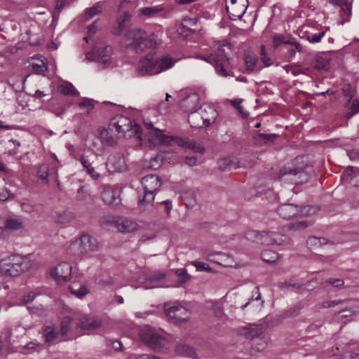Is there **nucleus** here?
Returning a JSON list of instances; mask_svg holds the SVG:
<instances>
[{
    "mask_svg": "<svg viewBox=\"0 0 359 359\" xmlns=\"http://www.w3.org/2000/svg\"><path fill=\"white\" fill-rule=\"evenodd\" d=\"M125 39L128 42L126 46L137 53H142L147 49H154L158 46V38L154 33L148 34L139 28L128 30Z\"/></svg>",
    "mask_w": 359,
    "mask_h": 359,
    "instance_id": "f257e3e1",
    "label": "nucleus"
},
{
    "mask_svg": "<svg viewBox=\"0 0 359 359\" xmlns=\"http://www.w3.org/2000/svg\"><path fill=\"white\" fill-rule=\"evenodd\" d=\"M32 266L31 262L26 257L13 255L0 261V270L6 276L16 277L26 272Z\"/></svg>",
    "mask_w": 359,
    "mask_h": 359,
    "instance_id": "f03ea898",
    "label": "nucleus"
},
{
    "mask_svg": "<svg viewBox=\"0 0 359 359\" xmlns=\"http://www.w3.org/2000/svg\"><path fill=\"white\" fill-rule=\"evenodd\" d=\"M99 248L100 244L96 238L88 233H83L79 238L71 242L69 253L76 257H81L97 252Z\"/></svg>",
    "mask_w": 359,
    "mask_h": 359,
    "instance_id": "7ed1b4c3",
    "label": "nucleus"
},
{
    "mask_svg": "<svg viewBox=\"0 0 359 359\" xmlns=\"http://www.w3.org/2000/svg\"><path fill=\"white\" fill-rule=\"evenodd\" d=\"M142 341L156 352H164L167 349V340L158 333L154 328L146 325L140 333Z\"/></svg>",
    "mask_w": 359,
    "mask_h": 359,
    "instance_id": "20e7f679",
    "label": "nucleus"
},
{
    "mask_svg": "<svg viewBox=\"0 0 359 359\" xmlns=\"http://www.w3.org/2000/svg\"><path fill=\"white\" fill-rule=\"evenodd\" d=\"M312 167L308 165L302 167H283L280 170L278 174V180H283L285 181H290L294 184H303L310 178V172Z\"/></svg>",
    "mask_w": 359,
    "mask_h": 359,
    "instance_id": "39448f33",
    "label": "nucleus"
},
{
    "mask_svg": "<svg viewBox=\"0 0 359 359\" xmlns=\"http://www.w3.org/2000/svg\"><path fill=\"white\" fill-rule=\"evenodd\" d=\"M243 334L251 341V355L260 352L266 347L267 339L262 326L251 325L245 330Z\"/></svg>",
    "mask_w": 359,
    "mask_h": 359,
    "instance_id": "423d86ee",
    "label": "nucleus"
},
{
    "mask_svg": "<svg viewBox=\"0 0 359 359\" xmlns=\"http://www.w3.org/2000/svg\"><path fill=\"white\" fill-rule=\"evenodd\" d=\"M318 208L311 205L300 207L292 203H284L280 205L278 209V214L285 219H289L294 217H307L314 215Z\"/></svg>",
    "mask_w": 359,
    "mask_h": 359,
    "instance_id": "0eeeda50",
    "label": "nucleus"
},
{
    "mask_svg": "<svg viewBox=\"0 0 359 359\" xmlns=\"http://www.w3.org/2000/svg\"><path fill=\"white\" fill-rule=\"evenodd\" d=\"M165 311L169 319L175 323L185 322L190 318L191 312L177 302L166 303Z\"/></svg>",
    "mask_w": 359,
    "mask_h": 359,
    "instance_id": "6e6552de",
    "label": "nucleus"
},
{
    "mask_svg": "<svg viewBox=\"0 0 359 359\" xmlns=\"http://www.w3.org/2000/svg\"><path fill=\"white\" fill-rule=\"evenodd\" d=\"M226 50L231 51V46L229 42L226 40L217 41L213 43L212 53L217 58L221 60L224 63V66L227 69V72L230 73L232 69V58L229 56V53Z\"/></svg>",
    "mask_w": 359,
    "mask_h": 359,
    "instance_id": "1a4fd4ad",
    "label": "nucleus"
},
{
    "mask_svg": "<svg viewBox=\"0 0 359 359\" xmlns=\"http://www.w3.org/2000/svg\"><path fill=\"white\" fill-rule=\"evenodd\" d=\"M147 140L153 146L160 144L172 146L176 144L177 141H179L177 136L166 135L163 130L158 128L149 132Z\"/></svg>",
    "mask_w": 359,
    "mask_h": 359,
    "instance_id": "9d476101",
    "label": "nucleus"
},
{
    "mask_svg": "<svg viewBox=\"0 0 359 359\" xmlns=\"http://www.w3.org/2000/svg\"><path fill=\"white\" fill-rule=\"evenodd\" d=\"M248 0H228L226 3V9L231 20L241 19L245 14L248 8Z\"/></svg>",
    "mask_w": 359,
    "mask_h": 359,
    "instance_id": "9b49d317",
    "label": "nucleus"
},
{
    "mask_svg": "<svg viewBox=\"0 0 359 359\" xmlns=\"http://www.w3.org/2000/svg\"><path fill=\"white\" fill-rule=\"evenodd\" d=\"M109 129L120 137L124 136L126 132L132 130V123L126 116H117L110 120Z\"/></svg>",
    "mask_w": 359,
    "mask_h": 359,
    "instance_id": "f8f14e48",
    "label": "nucleus"
},
{
    "mask_svg": "<svg viewBox=\"0 0 359 359\" xmlns=\"http://www.w3.org/2000/svg\"><path fill=\"white\" fill-rule=\"evenodd\" d=\"M121 191L118 188L110 185L103 186L100 197L104 204L116 207L121 203Z\"/></svg>",
    "mask_w": 359,
    "mask_h": 359,
    "instance_id": "ddd939ff",
    "label": "nucleus"
},
{
    "mask_svg": "<svg viewBox=\"0 0 359 359\" xmlns=\"http://www.w3.org/2000/svg\"><path fill=\"white\" fill-rule=\"evenodd\" d=\"M157 74L158 72L153 55L149 54L140 60L136 68L137 76H144Z\"/></svg>",
    "mask_w": 359,
    "mask_h": 359,
    "instance_id": "4468645a",
    "label": "nucleus"
},
{
    "mask_svg": "<svg viewBox=\"0 0 359 359\" xmlns=\"http://www.w3.org/2000/svg\"><path fill=\"white\" fill-rule=\"evenodd\" d=\"M112 48L110 46L100 44L97 48H95L92 53L86 54V59L88 60H98L104 66L111 63L110 55Z\"/></svg>",
    "mask_w": 359,
    "mask_h": 359,
    "instance_id": "2eb2a0df",
    "label": "nucleus"
},
{
    "mask_svg": "<svg viewBox=\"0 0 359 359\" xmlns=\"http://www.w3.org/2000/svg\"><path fill=\"white\" fill-rule=\"evenodd\" d=\"M105 164L109 172H122L126 168L124 156L121 153L110 154Z\"/></svg>",
    "mask_w": 359,
    "mask_h": 359,
    "instance_id": "dca6fc26",
    "label": "nucleus"
},
{
    "mask_svg": "<svg viewBox=\"0 0 359 359\" xmlns=\"http://www.w3.org/2000/svg\"><path fill=\"white\" fill-rule=\"evenodd\" d=\"M72 267L69 263L62 262L51 271L50 275L58 283L62 284L69 279L72 274Z\"/></svg>",
    "mask_w": 359,
    "mask_h": 359,
    "instance_id": "f3484780",
    "label": "nucleus"
},
{
    "mask_svg": "<svg viewBox=\"0 0 359 359\" xmlns=\"http://www.w3.org/2000/svg\"><path fill=\"white\" fill-rule=\"evenodd\" d=\"M197 57L212 65L219 75L224 77L233 76V74L227 72L224 63L222 62L221 60L217 58L216 56L214 55L213 53L208 55H198Z\"/></svg>",
    "mask_w": 359,
    "mask_h": 359,
    "instance_id": "a211bd4d",
    "label": "nucleus"
},
{
    "mask_svg": "<svg viewBox=\"0 0 359 359\" xmlns=\"http://www.w3.org/2000/svg\"><path fill=\"white\" fill-rule=\"evenodd\" d=\"M200 96L196 93H191L181 101L180 107L186 113L197 110L200 107Z\"/></svg>",
    "mask_w": 359,
    "mask_h": 359,
    "instance_id": "6ab92c4d",
    "label": "nucleus"
},
{
    "mask_svg": "<svg viewBox=\"0 0 359 359\" xmlns=\"http://www.w3.org/2000/svg\"><path fill=\"white\" fill-rule=\"evenodd\" d=\"M145 191L157 193L162 185L161 178L155 175H149L142 177L141 180Z\"/></svg>",
    "mask_w": 359,
    "mask_h": 359,
    "instance_id": "aec40b11",
    "label": "nucleus"
},
{
    "mask_svg": "<svg viewBox=\"0 0 359 359\" xmlns=\"http://www.w3.org/2000/svg\"><path fill=\"white\" fill-rule=\"evenodd\" d=\"M113 222L118 230L122 233H130L137 229V223L126 217L114 219Z\"/></svg>",
    "mask_w": 359,
    "mask_h": 359,
    "instance_id": "412c9836",
    "label": "nucleus"
},
{
    "mask_svg": "<svg viewBox=\"0 0 359 359\" xmlns=\"http://www.w3.org/2000/svg\"><path fill=\"white\" fill-rule=\"evenodd\" d=\"M329 3L332 5L339 6L341 7V20L338 25H343L348 22L351 16V4L347 0H329Z\"/></svg>",
    "mask_w": 359,
    "mask_h": 359,
    "instance_id": "4be33fe9",
    "label": "nucleus"
},
{
    "mask_svg": "<svg viewBox=\"0 0 359 359\" xmlns=\"http://www.w3.org/2000/svg\"><path fill=\"white\" fill-rule=\"evenodd\" d=\"M260 244L263 245H282L283 239L282 235L275 231H262Z\"/></svg>",
    "mask_w": 359,
    "mask_h": 359,
    "instance_id": "5701e85b",
    "label": "nucleus"
},
{
    "mask_svg": "<svg viewBox=\"0 0 359 359\" xmlns=\"http://www.w3.org/2000/svg\"><path fill=\"white\" fill-rule=\"evenodd\" d=\"M199 109L202 111L201 115L205 123V127L215 123L217 116V111L213 107L208 104H203L200 106Z\"/></svg>",
    "mask_w": 359,
    "mask_h": 359,
    "instance_id": "b1692460",
    "label": "nucleus"
},
{
    "mask_svg": "<svg viewBox=\"0 0 359 359\" xmlns=\"http://www.w3.org/2000/svg\"><path fill=\"white\" fill-rule=\"evenodd\" d=\"M79 161L81 163L83 170L93 180H96L100 177V173L97 172L95 168L93 166V161H90L88 156L82 154L79 157Z\"/></svg>",
    "mask_w": 359,
    "mask_h": 359,
    "instance_id": "393cba45",
    "label": "nucleus"
},
{
    "mask_svg": "<svg viewBox=\"0 0 359 359\" xmlns=\"http://www.w3.org/2000/svg\"><path fill=\"white\" fill-rule=\"evenodd\" d=\"M178 140L177 141L176 145L180 146L185 149H189L194 151V153L203 154L205 151V147L200 143H198L195 141L188 140L187 138H181L178 137Z\"/></svg>",
    "mask_w": 359,
    "mask_h": 359,
    "instance_id": "a878e982",
    "label": "nucleus"
},
{
    "mask_svg": "<svg viewBox=\"0 0 359 359\" xmlns=\"http://www.w3.org/2000/svg\"><path fill=\"white\" fill-rule=\"evenodd\" d=\"M102 321L97 318L84 317L81 318L77 324V327L81 330H94L100 327Z\"/></svg>",
    "mask_w": 359,
    "mask_h": 359,
    "instance_id": "bb28decb",
    "label": "nucleus"
},
{
    "mask_svg": "<svg viewBox=\"0 0 359 359\" xmlns=\"http://www.w3.org/2000/svg\"><path fill=\"white\" fill-rule=\"evenodd\" d=\"M202 111L199 108L188 115V122L191 128H201L205 127V123L201 115Z\"/></svg>",
    "mask_w": 359,
    "mask_h": 359,
    "instance_id": "cd10ccee",
    "label": "nucleus"
},
{
    "mask_svg": "<svg viewBox=\"0 0 359 359\" xmlns=\"http://www.w3.org/2000/svg\"><path fill=\"white\" fill-rule=\"evenodd\" d=\"M175 62L172 57L168 55H163L158 59H155L158 74L172 67Z\"/></svg>",
    "mask_w": 359,
    "mask_h": 359,
    "instance_id": "c85d7f7f",
    "label": "nucleus"
},
{
    "mask_svg": "<svg viewBox=\"0 0 359 359\" xmlns=\"http://www.w3.org/2000/svg\"><path fill=\"white\" fill-rule=\"evenodd\" d=\"M89 149L93 152L94 154L96 156H100L103 154L104 147L103 145L100 135H93L91 137H89Z\"/></svg>",
    "mask_w": 359,
    "mask_h": 359,
    "instance_id": "c756f323",
    "label": "nucleus"
},
{
    "mask_svg": "<svg viewBox=\"0 0 359 359\" xmlns=\"http://www.w3.org/2000/svg\"><path fill=\"white\" fill-rule=\"evenodd\" d=\"M175 351L178 355L192 358H196V353L194 348L184 344H177L175 346Z\"/></svg>",
    "mask_w": 359,
    "mask_h": 359,
    "instance_id": "7c9ffc66",
    "label": "nucleus"
},
{
    "mask_svg": "<svg viewBox=\"0 0 359 359\" xmlns=\"http://www.w3.org/2000/svg\"><path fill=\"white\" fill-rule=\"evenodd\" d=\"M278 135L272 133V134H265L262 133H258L256 136H255V142L259 144H266L269 145L273 143L276 140L278 137Z\"/></svg>",
    "mask_w": 359,
    "mask_h": 359,
    "instance_id": "2f4dec72",
    "label": "nucleus"
},
{
    "mask_svg": "<svg viewBox=\"0 0 359 359\" xmlns=\"http://www.w3.org/2000/svg\"><path fill=\"white\" fill-rule=\"evenodd\" d=\"M130 19L131 14L128 11L124 12L123 15L117 19V27L114 31V34L118 36L121 35L126 27L127 24L130 21Z\"/></svg>",
    "mask_w": 359,
    "mask_h": 359,
    "instance_id": "473e14b6",
    "label": "nucleus"
},
{
    "mask_svg": "<svg viewBox=\"0 0 359 359\" xmlns=\"http://www.w3.org/2000/svg\"><path fill=\"white\" fill-rule=\"evenodd\" d=\"M344 107L348 110L345 115L346 119H350L359 113V100L358 99H348Z\"/></svg>",
    "mask_w": 359,
    "mask_h": 359,
    "instance_id": "72a5a7b5",
    "label": "nucleus"
},
{
    "mask_svg": "<svg viewBox=\"0 0 359 359\" xmlns=\"http://www.w3.org/2000/svg\"><path fill=\"white\" fill-rule=\"evenodd\" d=\"M43 336L45 338V343L50 346L53 340L58 334L56 328L54 326H44L42 330Z\"/></svg>",
    "mask_w": 359,
    "mask_h": 359,
    "instance_id": "f704fd0d",
    "label": "nucleus"
},
{
    "mask_svg": "<svg viewBox=\"0 0 359 359\" xmlns=\"http://www.w3.org/2000/svg\"><path fill=\"white\" fill-rule=\"evenodd\" d=\"M244 60L247 73H252L258 61V57L252 52H247L244 55Z\"/></svg>",
    "mask_w": 359,
    "mask_h": 359,
    "instance_id": "c9c22d12",
    "label": "nucleus"
},
{
    "mask_svg": "<svg viewBox=\"0 0 359 359\" xmlns=\"http://www.w3.org/2000/svg\"><path fill=\"white\" fill-rule=\"evenodd\" d=\"M292 38V36L290 34L284 35L281 34H275L272 36L273 48L276 49L280 45H290Z\"/></svg>",
    "mask_w": 359,
    "mask_h": 359,
    "instance_id": "e433bc0d",
    "label": "nucleus"
},
{
    "mask_svg": "<svg viewBox=\"0 0 359 359\" xmlns=\"http://www.w3.org/2000/svg\"><path fill=\"white\" fill-rule=\"evenodd\" d=\"M69 290L72 294L79 298H82L89 292V290L84 284L73 283Z\"/></svg>",
    "mask_w": 359,
    "mask_h": 359,
    "instance_id": "4c0bfd02",
    "label": "nucleus"
},
{
    "mask_svg": "<svg viewBox=\"0 0 359 359\" xmlns=\"http://www.w3.org/2000/svg\"><path fill=\"white\" fill-rule=\"evenodd\" d=\"M114 133H111V130H109V128L107 130L102 129L100 132V135L101 137L104 147H113L116 144V142L114 137L112 136V134Z\"/></svg>",
    "mask_w": 359,
    "mask_h": 359,
    "instance_id": "58836bf2",
    "label": "nucleus"
},
{
    "mask_svg": "<svg viewBox=\"0 0 359 359\" xmlns=\"http://www.w3.org/2000/svg\"><path fill=\"white\" fill-rule=\"evenodd\" d=\"M156 193L145 191L142 198L139 199V206L140 208L145 209L147 206H151L154 201V196Z\"/></svg>",
    "mask_w": 359,
    "mask_h": 359,
    "instance_id": "ea45409f",
    "label": "nucleus"
},
{
    "mask_svg": "<svg viewBox=\"0 0 359 359\" xmlns=\"http://www.w3.org/2000/svg\"><path fill=\"white\" fill-rule=\"evenodd\" d=\"M181 197L187 207H193L196 203V194L193 190L186 189L182 191Z\"/></svg>",
    "mask_w": 359,
    "mask_h": 359,
    "instance_id": "a19ab883",
    "label": "nucleus"
},
{
    "mask_svg": "<svg viewBox=\"0 0 359 359\" xmlns=\"http://www.w3.org/2000/svg\"><path fill=\"white\" fill-rule=\"evenodd\" d=\"M330 59L325 56H316L313 62V67L316 69L328 70Z\"/></svg>",
    "mask_w": 359,
    "mask_h": 359,
    "instance_id": "79ce46f5",
    "label": "nucleus"
},
{
    "mask_svg": "<svg viewBox=\"0 0 359 359\" xmlns=\"http://www.w3.org/2000/svg\"><path fill=\"white\" fill-rule=\"evenodd\" d=\"M262 259L266 263H274L278 258L279 255L277 252L271 250H264L262 252Z\"/></svg>",
    "mask_w": 359,
    "mask_h": 359,
    "instance_id": "37998d69",
    "label": "nucleus"
},
{
    "mask_svg": "<svg viewBox=\"0 0 359 359\" xmlns=\"http://www.w3.org/2000/svg\"><path fill=\"white\" fill-rule=\"evenodd\" d=\"M58 90L62 94L65 95L75 96L79 95V92L75 89L74 86L68 82L60 85Z\"/></svg>",
    "mask_w": 359,
    "mask_h": 359,
    "instance_id": "c03bdc74",
    "label": "nucleus"
},
{
    "mask_svg": "<svg viewBox=\"0 0 359 359\" xmlns=\"http://www.w3.org/2000/svg\"><path fill=\"white\" fill-rule=\"evenodd\" d=\"M218 167L219 169L222 171L229 170L233 167L238 168V166L236 165L234 163V161L229 158H222L218 161Z\"/></svg>",
    "mask_w": 359,
    "mask_h": 359,
    "instance_id": "a18cd8bd",
    "label": "nucleus"
},
{
    "mask_svg": "<svg viewBox=\"0 0 359 359\" xmlns=\"http://www.w3.org/2000/svg\"><path fill=\"white\" fill-rule=\"evenodd\" d=\"M261 232L256 230H248L245 232V237L250 242L260 243Z\"/></svg>",
    "mask_w": 359,
    "mask_h": 359,
    "instance_id": "49530a36",
    "label": "nucleus"
},
{
    "mask_svg": "<svg viewBox=\"0 0 359 359\" xmlns=\"http://www.w3.org/2000/svg\"><path fill=\"white\" fill-rule=\"evenodd\" d=\"M72 318L69 316H65L60 323V334L62 337L67 335L69 330Z\"/></svg>",
    "mask_w": 359,
    "mask_h": 359,
    "instance_id": "de8ad7c7",
    "label": "nucleus"
},
{
    "mask_svg": "<svg viewBox=\"0 0 359 359\" xmlns=\"http://www.w3.org/2000/svg\"><path fill=\"white\" fill-rule=\"evenodd\" d=\"M5 228L10 229H20L22 228V222L18 219H7L5 222Z\"/></svg>",
    "mask_w": 359,
    "mask_h": 359,
    "instance_id": "09e8293b",
    "label": "nucleus"
},
{
    "mask_svg": "<svg viewBox=\"0 0 359 359\" xmlns=\"http://www.w3.org/2000/svg\"><path fill=\"white\" fill-rule=\"evenodd\" d=\"M162 8H158L156 6L154 7H144L140 9V13L142 15H144L147 17H152L157 13L160 12Z\"/></svg>",
    "mask_w": 359,
    "mask_h": 359,
    "instance_id": "8fccbe9b",
    "label": "nucleus"
},
{
    "mask_svg": "<svg viewBox=\"0 0 359 359\" xmlns=\"http://www.w3.org/2000/svg\"><path fill=\"white\" fill-rule=\"evenodd\" d=\"M278 286L280 289H285V288H289L292 287L294 289H299L302 287V284L297 282H294L292 280H284V281H280L278 283Z\"/></svg>",
    "mask_w": 359,
    "mask_h": 359,
    "instance_id": "3c124183",
    "label": "nucleus"
},
{
    "mask_svg": "<svg viewBox=\"0 0 359 359\" xmlns=\"http://www.w3.org/2000/svg\"><path fill=\"white\" fill-rule=\"evenodd\" d=\"M48 175H49V173H48V165L46 164L39 165L37 168V176L40 179L45 180L47 182Z\"/></svg>",
    "mask_w": 359,
    "mask_h": 359,
    "instance_id": "603ef678",
    "label": "nucleus"
},
{
    "mask_svg": "<svg viewBox=\"0 0 359 359\" xmlns=\"http://www.w3.org/2000/svg\"><path fill=\"white\" fill-rule=\"evenodd\" d=\"M102 8L99 5H95L91 8H88L86 9L85 14L86 18L90 19L93 17L95 15L101 13Z\"/></svg>",
    "mask_w": 359,
    "mask_h": 359,
    "instance_id": "864d4df0",
    "label": "nucleus"
},
{
    "mask_svg": "<svg viewBox=\"0 0 359 359\" xmlns=\"http://www.w3.org/2000/svg\"><path fill=\"white\" fill-rule=\"evenodd\" d=\"M325 32H319L315 34H309L306 37L307 40L311 43H318L320 41L321 39L325 36Z\"/></svg>",
    "mask_w": 359,
    "mask_h": 359,
    "instance_id": "5fc2aeb1",
    "label": "nucleus"
},
{
    "mask_svg": "<svg viewBox=\"0 0 359 359\" xmlns=\"http://www.w3.org/2000/svg\"><path fill=\"white\" fill-rule=\"evenodd\" d=\"M343 95L348 97V99H352L355 95V90L352 88L350 83H345L342 87Z\"/></svg>",
    "mask_w": 359,
    "mask_h": 359,
    "instance_id": "6e6d98bb",
    "label": "nucleus"
},
{
    "mask_svg": "<svg viewBox=\"0 0 359 359\" xmlns=\"http://www.w3.org/2000/svg\"><path fill=\"white\" fill-rule=\"evenodd\" d=\"M260 59H261L262 62L264 64L265 67H269L272 65L271 60L267 55V54L265 51V47L263 45L261 46Z\"/></svg>",
    "mask_w": 359,
    "mask_h": 359,
    "instance_id": "4d7b16f0",
    "label": "nucleus"
},
{
    "mask_svg": "<svg viewBox=\"0 0 359 359\" xmlns=\"http://www.w3.org/2000/svg\"><path fill=\"white\" fill-rule=\"evenodd\" d=\"M193 265L196 267V270L198 271H207L211 272L212 269L209 266V265L206 263L202 262H193Z\"/></svg>",
    "mask_w": 359,
    "mask_h": 359,
    "instance_id": "13d9d810",
    "label": "nucleus"
},
{
    "mask_svg": "<svg viewBox=\"0 0 359 359\" xmlns=\"http://www.w3.org/2000/svg\"><path fill=\"white\" fill-rule=\"evenodd\" d=\"M36 296L37 293L29 292V293L24 294L22 297L21 302L24 305L32 303Z\"/></svg>",
    "mask_w": 359,
    "mask_h": 359,
    "instance_id": "bf43d9fd",
    "label": "nucleus"
},
{
    "mask_svg": "<svg viewBox=\"0 0 359 359\" xmlns=\"http://www.w3.org/2000/svg\"><path fill=\"white\" fill-rule=\"evenodd\" d=\"M88 196L87 193V189L84 186H81L79 189H78L76 198L79 201H83L87 198V196Z\"/></svg>",
    "mask_w": 359,
    "mask_h": 359,
    "instance_id": "052dcab7",
    "label": "nucleus"
},
{
    "mask_svg": "<svg viewBox=\"0 0 359 359\" xmlns=\"http://www.w3.org/2000/svg\"><path fill=\"white\" fill-rule=\"evenodd\" d=\"M176 274L181 278V282L185 283L189 278L185 269H178L176 271Z\"/></svg>",
    "mask_w": 359,
    "mask_h": 359,
    "instance_id": "680f3d73",
    "label": "nucleus"
},
{
    "mask_svg": "<svg viewBox=\"0 0 359 359\" xmlns=\"http://www.w3.org/2000/svg\"><path fill=\"white\" fill-rule=\"evenodd\" d=\"M165 278V273L163 272H156L154 274L151 275L149 278V280L151 282L159 281Z\"/></svg>",
    "mask_w": 359,
    "mask_h": 359,
    "instance_id": "e2e57ef3",
    "label": "nucleus"
},
{
    "mask_svg": "<svg viewBox=\"0 0 359 359\" xmlns=\"http://www.w3.org/2000/svg\"><path fill=\"white\" fill-rule=\"evenodd\" d=\"M254 292H255V294H257V296H256L255 298H254L253 297H252L248 300V302H246L245 304L242 305V306H241V309H244L245 308H246V307H247V306L250 304V302H251L252 301H253V300H256V301H257V300H259V299H261V294H260V292H259V287H257H257H255V291H254Z\"/></svg>",
    "mask_w": 359,
    "mask_h": 359,
    "instance_id": "0e129e2a",
    "label": "nucleus"
},
{
    "mask_svg": "<svg viewBox=\"0 0 359 359\" xmlns=\"http://www.w3.org/2000/svg\"><path fill=\"white\" fill-rule=\"evenodd\" d=\"M93 103H94V100H90V99H86V100H83L82 102H81L79 105L81 108L86 107L89 110H91L94 107Z\"/></svg>",
    "mask_w": 359,
    "mask_h": 359,
    "instance_id": "69168bd1",
    "label": "nucleus"
},
{
    "mask_svg": "<svg viewBox=\"0 0 359 359\" xmlns=\"http://www.w3.org/2000/svg\"><path fill=\"white\" fill-rule=\"evenodd\" d=\"M107 344L111 345L114 350L116 351H121L122 344L118 340H108Z\"/></svg>",
    "mask_w": 359,
    "mask_h": 359,
    "instance_id": "338daca9",
    "label": "nucleus"
},
{
    "mask_svg": "<svg viewBox=\"0 0 359 359\" xmlns=\"http://www.w3.org/2000/svg\"><path fill=\"white\" fill-rule=\"evenodd\" d=\"M344 302V300H341V299L325 302L323 303V306L324 308H331V307H334L337 305H339L340 304H342Z\"/></svg>",
    "mask_w": 359,
    "mask_h": 359,
    "instance_id": "774afa93",
    "label": "nucleus"
}]
</instances>
